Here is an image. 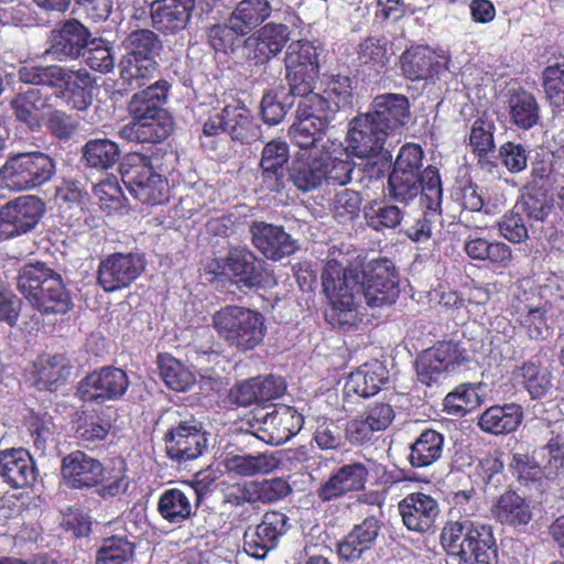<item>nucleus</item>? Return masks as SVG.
Returning a JSON list of instances; mask_svg holds the SVG:
<instances>
[{
  "label": "nucleus",
  "instance_id": "obj_1",
  "mask_svg": "<svg viewBox=\"0 0 564 564\" xmlns=\"http://www.w3.org/2000/svg\"><path fill=\"white\" fill-rule=\"evenodd\" d=\"M20 293L42 315L65 314L72 300L59 273L45 262L26 263L17 278Z\"/></svg>",
  "mask_w": 564,
  "mask_h": 564
},
{
  "label": "nucleus",
  "instance_id": "obj_2",
  "mask_svg": "<svg viewBox=\"0 0 564 564\" xmlns=\"http://www.w3.org/2000/svg\"><path fill=\"white\" fill-rule=\"evenodd\" d=\"M443 549L465 562L497 564L498 545L492 528L480 522L464 520L447 522L440 535Z\"/></svg>",
  "mask_w": 564,
  "mask_h": 564
},
{
  "label": "nucleus",
  "instance_id": "obj_3",
  "mask_svg": "<svg viewBox=\"0 0 564 564\" xmlns=\"http://www.w3.org/2000/svg\"><path fill=\"white\" fill-rule=\"evenodd\" d=\"M206 272L214 279L228 281L239 291H257L272 285L273 272L248 247H230L225 256L209 261Z\"/></svg>",
  "mask_w": 564,
  "mask_h": 564
},
{
  "label": "nucleus",
  "instance_id": "obj_4",
  "mask_svg": "<svg viewBox=\"0 0 564 564\" xmlns=\"http://www.w3.org/2000/svg\"><path fill=\"white\" fill-rule=\"evenodd\" d=\"M213 326L229 347L242 352L258 347L267 333L264 316L240 305H226L216 311Z\"/></svg>",
  "mask_w": 564,
  "mask_h": 564
},
{
  "label": "nucleus",
  "instance_id": "obj_5",
  "mask_svg": "<svg viewBox=\"0 0 564 564\" xmlns=\"http://www.w3.org/2000/svg\"><path fill=\"white\" fill-rule=\"evenodd\" d=\"M126 53L119 62L120 77L129 85L144 86L158 69L156 57L163 43L160 36L150 29L131 31L123 41Z\"/></svg>",
  "mask_w": 564,
  "mask_h": 564
},
{
  "label": "nucleus",
  "instance_id": "obj_6",
  "mask_svg": "<svg viewBox=\"0 0 564 564\" xmlns=\"http://www.w3.org/2000/svg\"><path fill=\"white\" fill-rule=\"evenodd\" d=\"M53 158L41 151L10 155L0 167V186L13 192L32 191L46 184L55 174Z\"/></svg>",
  "mask_w": 564,
  "mask_h": 564
},
{
  "label": "nucleus",
  "instance_id": "obj_7",
  "mask_svg": "<svg viewBox=\"0 0 564 564\" xmlns=\"http://www.w3.org/2000/svg\"><path fill=\"white\" fill-rule=\"evenodd\" d=\"M120 174L130 194L141 204L155 206L167 202V182L154 170L151 156L128 153L120 163Z\"/></svg>",
  "mask_w": 564,
  "mask_h": 564
},
{
  "label": "nucleus",
  "instance_id": "obj_8",
  "mask_svg": "<svg viewBox=\"0 0 564 564\" xmlns=\"http://www.w3.org/2000/svg\"><path fill=\"white\" fill-rule=\"evenodd\" d=\"M46 210L45 202L37 195H21L0 208V242L33 231Z\"/></svg>",
  "mask_w": 564,
  "mask_h": 564
},
{
  "label": "nucleus",
  "instance_id": "obj_9",
  "mask_svg": "<svg viewBox=\"0 0 564 564\" xmlns=\"http://www.w3.org/2000/svg\"><path fill=\"white\" fill-rule=\"evenodd\" d=\"M284 64L291 94L314 90L319 74V61L313 43L306 40L291 42L285 53Z\"/></svg>",
  "mask_w": 564,
  "mask_h": 564
},
{
  "label": "nucleus",
  "instance_id": "obj_10",
  "mask_svg": "<svg viewBox=\"0 0 564 564\" xmlns=\"http://www.w3.org/2000/svg\"><path fill=\"white\" fill-rule=\"evenodd\" d=\"M424 151L416 143H406L400 149L393 170L389 175L388 188L391 198L408 204L419 195L417 175L423 164Z\"/></svg>",
  "mask_w": 564,
  "mask_h": 564
},
{
  "label": "nucleus",
  "instance_id": "obj_11",
  "mask_svg": "<svg viewBox=\"0 0 564 564\" xmlns=\"http://www.w3.org/2000/svg\"><path fill=\"white\" fill-rule=\"evenodd\" d=\"M163 441L166 456L180 466L199 458L208 448L207 433L195 419L171 426Z\"/></svg>",
  "mask_w": 564,
  "mask_h": 564
},
{
  "label": "nucleus",
  "instance_id": "obj_12",
  "mask_svg": "<svg viewBox=\"0 0 564 564\" xmlns=\"http://www.w3.org/2000/svg\"><path fill=\"white\" fill-rule=\"evenodd\" d=\"M469 361L467 351L457 343L438 341L433 347L424 350L415 361V370L419 381L431 387L437 383L441 377Z\"/></svg>",
  "mask_w": 564,
  "mask_h": 564
},
{
  "label": "nucleus",
  "instance_id": "obj_13",
  "mask_svg": "<svg viewBox=\"0 0 564 564\" xmlns=\"http://www.w3.org/2000/svg\"><path fill=\"white\" fill-rule=\"evenodd\" d=\"M361 288L369 306L394 303L399 296V275L394 263L387 258L369 261L362 270Z\"/></svg>",
  "mask_w": 564,
  "mask_h": 564
},
{
  "label": "nucleus",
  "instance_id": "obj_14",
  "mask_svg": "<svg viewBox=\"0 0 564 564\" xmlns=\"http://www.w3.org/2000/svg\"><path fill=\"white\" fill-rule=\"evenodd\" d=\"M130 384L128 375L113 366L102 367L86 375L76 389L77 398L85 403L102 404L119 400Z\"/></svg>",
  "mask_w": 564,
  "mask_h": 564
},
{
  "label": "nucleus",
  "instance_id": "obj_15",
  "mask_svg": "<svg viewBox=\"0 0 564 564\" xmlns=\"http://www.w3.org/2000/svg\"><path fill=\"white\" fill-rule=\"evenodd\" d=\"M144 269L143 256L134 252H115L100 260L97 284L106 293H112L130 286Z\"/></svg>",
  "mask_w": 564,
  "mask_h": 564
},
{
  "label": "nucleus",
  "instance_id": "obj_16",
  "mask_svg": "<svg viewBox=\"0 0 564 564\" xmlns=\"http://www.w3.org/2000/svg\"><path fill=\"white\" fill-rule=\"evenodd\" d=\"M289 517L279 510L267 511L256 527H248L243 534V549L254 558L262 560L274 550L290 529Z\"/></svg>",
  "mask_w": 564,
  "mask_h": 564
},
{
  "label": "nucleus",
  "instance_id": "obj_17",
  "mask_svg": "<svg viewBox=\"0 0 564 564\" xmlns=\"http://www.w3.org/2000/svg\"><path fill=\"white\" fill-rule=\"evenodd\" d=\"M369 468L359 460H350L333 468L328 478L319 485L316 496L322 502L336 501L365 490Z\"/></svg>",
  "mask_w": 564,
  "mask_h": 564
},
{
  "label": "nucleus",
  "instance_id": "obj_18",
  "mask_svg": "<svg viewBox=\"0 0 564 564\" xmlns=\"http://www.w3.org/2000/svg\"><path fill=\"white\" fill-rule=\"evenodd\" d=\"M89 37L91 32L87 26L76 19H67L50 31L45 54L57 62L77 61Z\"/></svg>",
  "mask_w": 564,
  "mask_h": 564
},
{
  "label": "nucleus",
  "instance_id": "obj_19",
  "mask_svg": "<svg viewBox=\"0 0 564 564\" xmlns=\"http://www.w3.org/2000/svg\"><path fill=\"white\" fill-rule=\"evenodd\" d=\"M304 416L293 406L275 404L259 426V438L270 445H281L295 436L303 427Z\"/></svg>",
  "mask_w": 564,
  "mask_h": 564
},
{
  "label": "nucleus",
  "instance_id": "obj_20",
  "mask_svg": "<svg viewBox=\"0 0 564 564\" xmlns=\"http://www.w3.org/2000/svg\"><path fill=\"white\" fill-rule=\"evenodd\" d=\"M398 510L404 527L416 533L433 530L441 512L437 500L422 491L408 494L399 501Z\"/></svg>",
  "mask_w": 564,
  "mask_h": 564
},
{
  "label": "nucleus",
  "instance_id": "obj_21",
  "mask_svg": "<svg viewBox=\"0 0 564 564\" xmlns=\"http://www.w3.org/2000/svg\"><path fill=\"white\" fill-rule=\"evenodd\" d=\"M388 134L400 132L410 121L411 105L405 95L384 93L376 96L367 112Z\"/></svg>",
  "mask_w": 564,
  "mask_h": 564
},
{
  "label": "nucleus",
  "instance_id": "obj_22",
  "mask_svg": "<svg viewBox=\"0 0 564 564\" xmlns=\"http://www.w3.org/2000/svg\"><path fill=\"white\" fill-rule=\"evenodd\" d=\"M388 134L367 112L359 113L349 123L348 148L357 158H371L381 153Z\"/></svg>",
  "mask_w": 564,
  "mask_h": 564
},
{
  "label": "nucleus",
  "instance_id": "obj_23",
  "mask_svg": "<svg viewBox=\"0 0 564 564\" xmlns=\"http://www.w3.org/2000/svg\"><path fill=\"white\" fill-rule=\"evenodd\" d=\"M250 232L254 248L272 261L289 257L299 249L296 241L282 226L254 221L250 226Z\"/></svg>",
  "mask_w": 564,
  "mask_h": 564
},
{
  "label": "nucleus",
  "instance_id": "obj_24",
  "mask_svg": "<svg viewBox=\"0 0 564 564\" xmlns=\"http://www.w3.org/2000/svg\"><path fill=\"white\" fill-rule=\"evenodd\" d=\"M61 470L68 487L83 489L101 484L105 468L98 459L76 451L63 458Z\"/></svg>",
  "mask_w": 564,
  "mask_h": 564
},
{
  "label": "nucleus",
  "instance_id": "obj_25",
  "mask_svg": "<svg viewBox=\"0 0 564 564\" xmlns=\"http://www.w3.org/2000/svg\"><path fill=\"white\" fill-rule=\"evenodd\" d=\"M195 0H155L150 8L152 25L164 35L183 31L192 17Z\"/></svg>",
  "mask_w": 564,
  "mask_h": 564
},
{
  "label": "nucleus",
  "instance_id": "obj_26",
  "mask_svg": "<svg viewBox=\"0 0 564 564\" xmlns=\"http://www.w3.org/2000/svg\"><path fill=\"white\" fill-rule=\"evenodd\" d=\"M380 529L381 522L375 516L367 517L360 523L355 524L349 533L337 543L339 560L344 562L360 560L366 552L373 549Z\"/></svg>",
  "mask_w": 564,
  "mask_h": 564
},
{
  "label": "nucleus",
  "instance_id": "obj_27",
  "mask_svg": "<svg viewBox=\"0 0 564 564\" xmlns=\"http://www.w3.org/2000/svg\"><path fill=\"white\" fill-rule=\"evenodd\" d=\"M401 74L411 82L433 80L444 68L440 56L425 45L406 48L399 58Z\"/></svg>",
  "mask_w": 564,
  "mask_h": 564
},
{
  "label": "nucleus",
  "instance_id": "obj_28",
  "mask_svg": "<svg viewBox=\"0 0 564 564\" xmlns=\"http://www.w3.org/2000/svg\"><path fill=\"white\" fill-rule=\"evenodd\" d=\"M0 477L13 489L32 486L36 467L30 453L23 448L0 451Z\"/></svg>",
  "mask_w": 564,
  "mask_h": 564
},
{
  "label": "nucleus",
  "instance_id": "obj_29",
  "mask_svg": "<svg viewBox=\"0 0 564 564\" xmlns=\"http://www.w3.org/2000/svg\"><path fill=\"white\" fill-rule=\"evenodd\" d=\"M290 37L288 25L270 22L249 37L250 59L254 65H263L276 56Z\"/></svg>",
  "mask_w": 564,
  "mask_h": 564
},
{
  "label": "nucleus",
  "instance_id": "obj_30",
  "mask_svg": "<svg viewBox=\"0 0 564 564\" xmlns=\"http://www.w3.org/2000/svg\"><path fill=\"white\" fill-rule=\"evenodd\" d=\"M325 158L322 153L303 151L296 154L289 170L290 181L301 192L318 188L325 180Z\"/></svg>",
  "mask_w": 564,
  "mask_h": 564
},
{
  "label": "nucleus",
  "instance_id": "obj_31",
  "mask_svg": "<svg viewBox=\"0 0 564 564\" xmlns=\"http://www.w3.org/2000/svg\"><path fill=\"white\" fill-rule=\"evenodd\" d=\"M171 85L165 79L156 80L147 88L133 94L128 102L129 116L134 119L165 116L170 112L164 108Z\"/></svg>",
  "mask_w": 564,
  "mask_h": 564
},
{
  "label": "nucleus",
  "instance_id": "obj_32",
  "mask_svg": "<svg viewBox=\"0 0 564 564\" xmlns=\"http://www.w3.org/2000/svg\"><path fill=\"white\" fill-rule=\"evenodd\" d=\"M51 98V95L43 94L39 88H29L17 94L10 107L19 122L31 131H37L44 121V111L52 108Z\"/></svg>",
  "mask_w": 564,
  "mask_h": 564
},
{
  "label": "nucleus",
  "instance_id": "obj_33",
  "mask_svg": "<svg viewBox=\"0 0 564 564\" xmlns=\"http://www.w3.org/2000/svg\"><path fill=\"white\" fill-rule=\"evenodd\" d=\"M289 159V144L281 139L271 140L263 147L260 170L265 189L280 192L283 186L284 165Z\"/></svg>",
  "mask_w": 564,
  "mask_h": 564
},
{
  "label": "nucleus",
  "instance_id": "obj_34",
  "mask_svg": "<svg viewBox=\"0 0 564 564\" xmlns=\"http://www.w3.org/2000/svg\"><path fill=\"white\" fill-rule=\"evenodd\" d=\"M174 130V120L171 113L142 119H134L123 126L119 134L122 139L137 143H161Z\"/></svg>",
  "mask_w": 564,
  "mask_h": 564
},
{
  "label": "nucleus",
  "instance_id": "obj_35",
  "mask_svg": "<svg viewBox=\"0 0 564 564\" xmlns=\"http://www.w3.org/2000/svg\"><path fill=\"white\" fill-rule=\"evenodd\" d=\"M198 496L197 488L191 482L184 489H165L159 498L158 512L169 523H182L192 516L191 500L193 497L198 499Z\"/></svg>",
  "mask_w": 564,
  "mask_h": 564
},
{
  "label": "nucleus",
  "instance_id": "obj_36",
  "mask_svg": "<svg viewBox=\"0 0 564 564\" xmlns=\"http://www.w3.org/2000/svg\"><path fill=\"white\" fill-rule=\"evenodd\" d=\"M227 134L232 141L250 144L261 135V128L256 122L251 110L240 99L225 105Z\"/></svg>",
  "mask_w": 564,
  "mask_h": 564
},
{
  "label": "nucleus",
  "instance_id": "obj_37",
  "mask_svg": "<svg viewBox=\"0 0 564 564\" xmlns=\"http://www.w3.org/2000/svg\"><path fill=\"white\" fill-rule=\"evenodd\" d=\"M94 83V78L86 69H69L57 97L72 109L85 111L93 104Z\"/></svg>",
  "mask_w": 564,
  "mask_h": 564
},
{
  "label": "nucleus",
  "instance_id": "obj_38",
  "mask_svg": "<svg viewBox=\"0 0 564 564\" xmlns=\"http://www.w3.org/2000/svg\"><path fill=\"white\" fill-rule=\"evenodd\" d=\"M492 517L501 524L512 528L525 527L532 519L529 502L516 490L501 494L491 507Z\"/></svg>",
  "mask_w": 564,
  "mask_h": 564
},
{
  "label": "nucleus",
  "instance_id": "obj_39",
  "mask_svg": "<svg viewBox=\"0 0 564 564\" xmlns=\"http://www.w3.org/2000/svg\"><path fill=\"white\" fill-rule=\"evenodd\" d=\"M523 419L521 405L507 403L492 405L486 409L478 419V426L481 431L494 434H508L518 429Z\"/></svg>",
  "mask_w": 564,
  "mask_h": 564
},
{
  "label": "nucleus",
  "instance_id": "obj_40",
  "mask_svg": "<svg viewBox=\"0 0 564 564\" xmlns=\"http://www.w3.org/2000/svg\"><path fill=\"white\" fill-rule=\"evenodd\" d=\"M387 379L388 371L382 364L378 361L367 362L349 375L344 390L348 395L370 398L380 391Z\"/></svg>",
  "mask_w": 564,
  "mask_h": 564
},
{
  "label": "nucleus",
  "instance_id": "obj_41",
  "mask_svg": "<svg viewBox=\"0 0 564 564\" xmlns=\"http://www.w3.org/2000/svg\"><path fill=\"white\" fill-rule=\"evenodd\" d=\"M512 318L531 340H546L552 328L547 324V310L544 306H531L522 301L512 305Z\"/></svg>",
  "mask_w": 564,
  "mask_h": 564
},
{
  "label": "nucleus",
  "instance_id": "obj_42",
  "mask_svg": "<svg viewBox=\"0 0 564 564\" xmlns=\"http://www.w3.org/2000/svg\"><path fill=\"white\" fill-rule=\"evenodd\" d=\"M509 120L522 130H529L540 120V106L535 96L522 87L509 90L508 94Z\"/></svg>",
  "mask_w": 564,
  "mask_h": 564
},
{
  "label": "nucleus",
  "instance_id": "obj_43",
  "mask_svg": "<svg viewBox=\"0 0 564 564\" xmlns=\"http://www.w3.org/2000/svg\"><path fill=\"white\" fill-rule=\"evenodd\" d=\"M513 373L532 400L546 397L553 387L552 371L541 360H527Z\"/></svg>",
  "mask_w": 564,
  "mask_h": 564
},
{
  "label": "nucleus",
  "instance_id": "obj_44",
  "mask_svg": "<svg viewBox=\"0 0 564 564\" xmlns=\"http://www.w3.org/2000/svg\"><path fill=\"white\" fill-rule=\"evenodd\" d=\"M444 435L433 429H425L410 445L408 460L413 468H425L443 455Z\"/></svg>",
  "mask_w": 564,
  "mask_h": 564
},
{
  "label": "nucleus",
  "instance_id": "obj_45",
  "mask_svg": "<svg viewBox=\"0 0 564 564\" xmlns=\"http://www.w3.org/2000/svg\"><path fill=\"white\" fill-rule=\"evenodd\" d=\"M356 54L360 66L379 74L389 65L391 43L383 34L368 35L357 45Z\"/></svg>",
  "mask_w": 564,
  "mask_h": 564
},
{
  "label": "nucleus",
  "instance_id": "obj_46",
  "mask_svg": "<svg viewBox=\"0 0 564 564\" xmlns=\"http://www.w3.org/2000/svg\"><path fill=\"white\" fill-rule=\"evenodd\" d=\"M120 156L119 144L106 137L89 139L82 148V160L91 170L107 171L119 162Z\"/></svg>",
  "mask_w": 564,
  "mask_h": 564
},
{
  "label": "nucleus",
  "instance_id": "obj_47",
  "mask_svg": "<svg viewBox=\"0 0 564 564\" xmlns=\"http://www.w3.org/2000/svg\"><path fill=\"white\" fill-rule=\"evenodd\" d=\"M271 14V4L268 0H241L228 18V22L241 35H247Z\"/></svg>",
  "mask_w": 564,
  "mask_h": 564
},
{
  "label": "nucleus",
  "instance_id": "obj_48",
  "mask_svg": "<svg viewBox=\"0 0 564 564\" xmlns=\"http://www.w3.org/2000/svg\"><path fill=\"white\" fill-rule=\"evenodd\" d=\"M364 217L369 228L383 231L397 228L404 217V212L387 199H373L364 207Z\"/></svg>",
  "mask_w": 564,
  "mask_h": 564
},
{
  "label": "nucleus",
  "instance_id": "obj_49",
  "mask_svg": "<svg viewBox=\"0 0 564 564\" xmlns=\"http://www.w3.org/2000/svg\"><path fill=\"white\" fill-rule=\"evenodd\" d=\"M160 377L165 386L177 392L187 391L195 383V376L171 354L158 355Z\"/></svg>",
  "mask_w": 564,
  "mask_h": 564
},
{
  "label": "nucleus",
  "instance_id": "obj_50",
  "mask_svg": "<svg viewBox=\"0 0 564 564\" xmlns=\"http://www.w3.org/2000/svg\"><path fill=\"white\" fill-rule=\"evenodd\" d=\"M496 130L495 121L485 115L477 117L473 121L469 130L468 145L479 162L487 159L495 151Z\"/></svg>",
  "mask_w": 564,
  "mask_h": 564
},
{
  "label": "nucleus",
  "instance_id": "obj_51",
  "mask_svg": "<svg viewBox=\"0 0 564 564\" xmlns=\"http://www.w3.org/2000/svg\"><path fill=\"white\" fill-rule=\"evenodd\" d=\"M479 384L465 382L448 392L444 399V409L448 414L464 416L481 403Z\"/></svg>",
  "mask_w": 564,
  "mask_h": 564
},
{
  "label": "nucleus",
  "instance_id": "obj_52",
  "mask_svg": "<svg viewBox=\"0 0 564 564\" xmlns=\"http://www.w3.org/2000/svg\"><path fill=\"white\" fill-rule=\"evenodd\" d=\"M292 95L301 97L296 107V118L311 119L316 121L317 126H329L336 112L333 106H329L319 94H315L312 90L311 93Z\"/></svg>",
  "mask_w": 564,
  "mask_h": 564
},
{
  "label": "nucleus",
  "instance_id": "obj_53",
  "mask_svg": "<svg viewBox=\"0 0 564 564\" xmlns=\"http://www.w3.org/2000/svg\"><path fill=\"white\" fill-rule=\"evenodd\" d=\"M80 57L86 66L101 74H108L115 68L112 46L101 37H89Z\"/></svg>",
  "mask_w": 564,
  "mask_h": 564
},
{
  "label": "nucleus",
  "instance_id": "obj_54",
  "mask_svg": "<svg viewBox=\"0 0 564 564\" xmlns=\"http://www.w3.org/2000/svg\"><path fill=\"white\" fill-rule=\"evenodd\" d=\"M419 193H421L422 205L431 212L441 214L443 199V188L440 171L433 165H429L417 175Z\"/></svg>",
  "mask_w": 564,
  "mask_h": 564
},
{
  "label": "nucleus",
  "instance_id": "obj_55",
  "mask_svg": "<svg viewBox=\"0 0 564 564\" xmlns=\"http://www.w3.org/2000/svg\"><path fill=\"white\" fill-rule=\"evenodd\" d=\"M329 301L332 308L328 316L329 323L334 327L347 330L358 325L360 316L352 291L341 293L339 296L329 299Z\"/></svg>",
  "mask_w": 564,
  "mask_h": 564
},
{
  "label": "nucleus",
  "instance_id": "obj_56",
  "mask_svg": "<svg viewBox=\"0 0 564 564\" xmlns=\"http://www.w3.org/2000/svg\"><path fill=\"white\" fill-rule=\"evenodd\" d=\"M323 90L319 94L335 112L351 107V80L348 76L330 75L322 80Z\"/></svg>",
  "mask_w": 564,
  "mask_h": 564
},
{
  "label": "nucleus",
  "instance_id": "obj_57",
  "mask_svg": "<svg viewBox=\"0 0 564 564\" xmlns=\"http://www.w3.org/2000/svg\"><path fill=\"white\" fill-rule=\"evenodd\" d=\"M94 195L101 210L112 214L126 207L127 197L116 176L106 177L94 186Z\"/></svg>",
  "mask_w": 564,
  "mask_h": 564
},
{
  "label": "nucleus",
  "instance_id": "obj_58",
  "mask_svg": "<svg viewBox=\"0 0 564 564\" xmlns=\"http://www.w3.org/2000/svg\"><path fill=\"white\" fill-rule=\"evenodd\" d=\"M328 126L319 124L311 119L296 118L289 129V135L292 142L304 151L316 147L323 140Z\"/></svg>",
  "mask_w": 564,
  "mask_h": 564
},
{
  "label": "nucleus",
  "instance_id": "obj_59",
  "mask_svg": "<svg viewBox=\"0 0 564 564\" xmlns=\"http://www.w3.org/2000/svg\"><path fill=\"white\" fill-rule=\"evenodd\" d=\"M225 465L229 473L242 477L268 474L275 467L273 459L263 454L257 456L234 455L226 459Z\"/></svg>",
  "mask_w": 564,
  "mask_h": 564
},
{
  "label": "nucleus",
  "instance_id": "obj_60",
  "mask_svg": "<svg viewBox=\"0 0 564 564\" xmlns=\"http://www.w3.org/2000/svg\"><path fill=\"white\" fill-rule=\"evenodd\" d=\"M362 198L359 192L344 188L337 192L330 202V212L339 224L356 220L361 210Z\"/></svg>",
  "mask_w": 564,
  "mask_h": 564
},
{
  "label": "nucleus",
  "instance_id": "obj_61",
  "mask_svg": "<svg viewBox=\"0 0 564 564\" xmlns=\"http://www.w3.org/2000/svg\"><path fill=\"white\" fill-rule=\"evenodd\" d=\"M111 424L96 411L83 412L76 423V437L84 443L104 441L110 431Z\"/></svg>",
  "mask_w": 564,
  "mask_h": 564
},
{
  "label": "nucleus",
  "instance_id": "obj_62",
  "mask_svg": "<svg viewBox=\"0 0 564 564\" xmlns=\"http://www.w3.org/2000/svg\"><path fill=\"white\" fill-rule=\"evenodd\" d=\"M522 205L530 219L544 221L553 212L554 199L546 189L529 186L527 192L522 194Z\"/></svg>",
  "mask_w": 564,
  "mask_h": 564
},
{
  "label": "nucleus",
  "instance_id": "obj_63",
  "mask_svg": "<svg viewBox=\"0 0 564 564\" xmlns=\"http://www.w3.org/2000/svg\"><path fill=\"white\" fill-rule=\"evenodd\" d=\"M323 291L328 299L339 296L341 293L351 292L347 270L336 259H329L322 272Z\"/></svg>",
  "mask_w": 564,
  "mask_h": 564
},
{
  "label": "nucleus",
  "instance_id": "obj_64",
  "mask_svg": "<svg viewBox=\"0 0 564 564\" xmlns=\"http://www.w3.org/2000/svg\"><path fill=\"white\" fill-rule=\"evenodd\" d=\"M541 84L546 100L554 107H560L564 98V61L546 66L541 75Z\"/></svg>",
  "mask_w": 564,
  "mask_h": 564
}]
</instances>
